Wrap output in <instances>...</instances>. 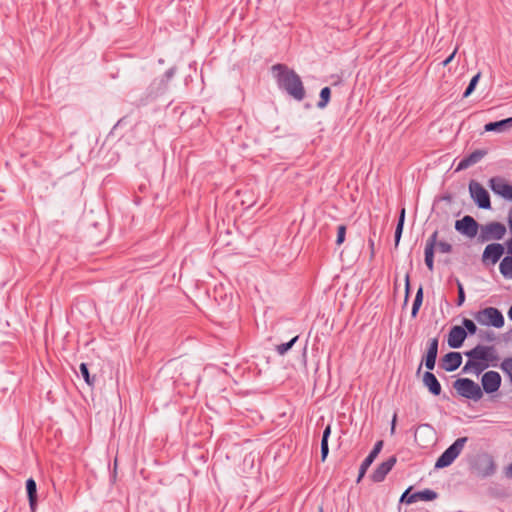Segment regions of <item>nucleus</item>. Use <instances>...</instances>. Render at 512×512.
<instances>
[{
    "label": "nucleus",
    "instance_id": "obj_1",
    "mask_svg": "<svg viewBox=\"0 0 512 512\" xmlns=\"http://www.w3.org/2000/svg\"><path fill=\"white\" fill-rule=\"evenodd\" d=\"M278 87L297 101L305 98L306 92L300 76L285 64H275L271 68Z\"/></svg>",
    "mask_w": 512,
    "mask_h": 512
},
{
    "label": "nucleus",
    "instance_id": "obj_2",
    "mask_svg": "<svg viewBox=\"0 0 512 512\" xmlns=\"http://www.w3.org/2000/svg\"><path fill=\"white\" fill-rule=\"evenodd\" d=\"M465 355L470 359L479 361L480 363H486L487 368L490 366H497V363L499 361V356L494 346H485L479 344L475 346L473 349L465 352Z\"/></svg>",
    "mask_w": 512,
    "mask_h": 512
},
{
    "label": "nucleus",
    "instance_id": "obj_3",
    "mask_svg": "<svg viewBox=\"0 0 512 512\" xmlns=\"http://www.w3.org/2000/svg\"><path fill=\"white\" fill-rule=\"evenodd\" d=\"M467 441V437H460L456 439L455 442L450 445L437 459L435 468L440 469L450 466L460 455Z\"/></svg>",
    "mask_w": 512,
    "mask_h": 512
},
{
    "label": "nucleus",
    "instance_id": "obj_4",
    "mask_svg": "<svg viewBox=\"0 0 512 512\" xmlns=\"http://www.w3.org/2000/svg\"><path fill=\"white\" fill-rule=\"evenodd\" d=\"M454 389L459 395L467 399L478 401L483 397L481 387L469 378H459L453 383Z\"/></svg>",
    "mask_w": 512,
    "mask_h": 512
},
{
    "label": "nucleus",
    "instance_id": "obj_5",
    "mask_svg": "<svg viewBox=\"0 0 512 512\" xmlns=\"http://www.w3.org/2000/svg\"><path fill=\"white\" fill-rule=\"evenodd\" d=\"M506 232L507 229L504 224L492 221L480 226L478 241L480 243H485L491 240H501L505 236Z\"/></svg>",
    "mask_w": 512,
    "mask_h": 512
},
{
    "label": "nucleus",
    "instance_id": "obj_6",
    "mask_svg": "<svg viewBox=\"0 0 512 512\" xmlns=\"http://www.w3.org/2000/svg\"><path fill=\"white\" fill-rule=\"evenodd\" d=\"M475 319L481 325L493 326L495 328H501L504 325V317L502 313L494 307H487L480 310L475 315Z\"/></svg>",
    "mask_w": 512,
    "mask_h": 512
},
{
    "label": "nucleus",
    "instance_id": "obj_7",
    "mask_svg": "<svg viewBox=\"0 0 512 512\" xmlns=\"http://www.w3.org/2000/svg\"><path fill=\"white\" fill-rule=\"evenodd\" d=\"M469 192L479 208L490 209L491 201L487 190L477 181L471 180L469 183Z\"/></svg>",
    "mask_w": 512,
    "mask_h": 512
},
{
    "label": "nucleus",
    "instance_id": "obj_8",
    "mask_svg": "<svg viewBox=\"0 0 512 512\" xmlns=\"http://www.w3.org/2000/svg\"><path fill=\"white\" fill-rule=\"evenodd\" d=\"M455 229L461 234L473 238L478 233L479 224L472 216L466 215L455 222Z\"/></svg>",
    "mask_w": 512,
    "mask_h": 512
},
{
    "label": "nucleus",
    "instance_id": "obj_9",
    "mask_svg": "<svg viewBox=\"0 0 512 512\" xmlns=\"http://www.w3.org/2000/svg\"><path fill=\"white\" fill-rule=\"evenodd\" d=\"M489 187L495 194L512 201V185L507 183L504 178L492 177L489 180Z\"/></svg>",
    "mask_w": 512,
    "mask_h": 512
},
{
    "label": "nucleus",
    "instance_id": "obj_10",
    "mask_svg": "<svg viewBox=\"0 0 512 512\" xmlns=\"http://www.w3.org/2000/svg\"><path fill=\"white\" fill-rule=\"evenodd\" d=\"M483 390L488 393H494L498 391L501 386V376L496 371H488L483 374L481 379Z\"/></svg>",
    "mask_w": 512,
    "mask_h": 512
},
{
    "label": "nucleus",
    "instance_id": "obj_11",
    "mask_svg": "<svg viewBox=\"0 0 512 512\" xmlns=\"http://www.w3.org/2000/svg\"><path fill=\"white\" fill-rule=\"evenodd\" d=\"M504 254V246L500 243L488 244L482 254L483 262L496 264Z\"/></svg>",
    "mask_w": 512,
    "mask_h": 512
},
{
    "label": "nucleus",
    "instance_id": "obj_12",
    "mask_svg": "<svg viewBox=\"0 0 512 512\" xmlns=\"http://www.w3.org/2000/svg\"><path fill=\"white\" fill-rule=\"evenodd\" d=\"M438 231H434L430 237L427 239L426 241V244H425V250H424V255H425V264L428 268L429 271H433L434 270V251H435V248H436V235H438Z\"/></svg>",
    "mask_w": 512,
    "mask_h": 512
},
{
    "label": "nucleus",
    "instance_id": "obj_13",
    "mask_svg": "<svg viewBox=\"0 0 512 512\" xmlns=\"http://www.w3.org/2000/svg\"><path fill=\"white\" fill-rule=\"evenodd\" d=\"M396 457L391 456L386 461L382 462L371 475L374 482H382L386 475L392 470L396 464Z\"/></svg>",
    "mask_w": 512,
    "mask_h": 512
},
{
    "label": "nucleus",
    "instance_id": "obj_14",
    "mask_svg": "<svg viewBox=\"0 0 512 512\" xmlns=\"http://www.w3.org/2000/svg\"><path fill=\"white\" fill-rule=\"evenodd\" d=\"M467 337L466 330L461 326H453L448 335V345L451 348H459Z\"/></svg>",
    "mask_w": 512,
    "mask_h": 512
},
{
    "label": "nucleus",
    "instance_id": "obj_15",
    "mask_svg": "<svg viewBox=\"0 0 512 512\" xmlns=\"http://www.w3.org/2000/svg\"><path fill=\"white\" fill-rule=\"evenodd\" d=\"M487 154V151L485 150H475L472 153H470L468 156L464 157L460 160V162L457 165L456 171L465 170L479 161L482 160V158Z\"/></svg>",
    "mask_w": 512,
    "mask_h": 512
},
{
    "label": "nucleus",
    "instance_id": "obj_16",
    "mask_svg": "<svg viewBox=\"0 0 512 512\" xmlns=\"http://www.w3.org/2000/svg\"><path fill=\"white\" fill-rule=\"evenodd\" d=\"M462 363V356L459 352H449L443 357V368L447 372L455 371Z\"/></svg>",
    "mask_w": 512,
    "mask_h": 512
},
{
    "label": "nucleus",
    "instance_id": "obj_17",
    "mask_svg": "<svg viewBox=\"0 0 512 512\" xmlns=\"http://www.w3.org/2000/svg\"><path fill=\"white\" fill-rule=\"evenodd\" d=\"M423 384L428 388V390L435 396L440 395L441 393V385L436 378V376L430 372L427 371L423 375Z\"/></svg>",
    "mask_w": 512,
    "mask_h": 512
},
{
    "label": "nucleus",
    "instance_id": "obj_18",
    "mask_svg": "<svg viewBox=\"0 0 512 512\" xmlns=\"http://www.w3.org/2000/svg\"><path fill=\"white\" fill-rule=\"evenodd\" d=\"M512 127V117L496 122H489L484 126L486 132H503Z\"/></svg>",
    "mask_w": 512,
    "mask_h": 512
},
{
    "label": "nucleus",
    "instance_id": "obj_19",
    "mask_svg": "<svg viewBox=\"0 0 512 512\" xmlns=\"http://www.w3.org/2000/svg\"><path fill=\"white\" fill-rule=\"evenodd\" d=\"M26 491L28 495L30 508L34 512L37 506V485L34 479L29 478L26 481Z\"/></svg>",
    "mask_w": 512,
    "mask_h": 512
},
{
    "label": "nucleus",
    "instance_id": "obj_20",
    "mask_svg": "<svg viewBox=\"0 0 512 512\" xmlns=\"http://www.w3.org/2000/svg\"><path fill=\"white\" fill-rule=\"evenodd\" d=\"M485 369H487V364L480 363L479 361H475L474 359H470L466 362L464 365L462 371L463 373H470L473 372L476 375H479L482 373Z\"/></svg>",
    "mask_w": 512,
    "mask_h": 512
},
{
    "label": "nucleus",
    "instance_id": "obj_21",
    "mask_svg": "<svg viewBox=\"0 0 512 512\" xmlns=\"http://www.w3.org/2000/svg\"><path fill=\"white\" fill-rule=\"evenodd\" d=\"M499 270L505 278L512 279V256H506L502 259Z\"/></svg>",
    "mask_w": 512,
    "mask_h": 512
},
{
    "label": "nucleus",
    "instance_id": "obj_22",
    "mask_svg": "<svg viewBox=\"0 0 512 512\" xmlns=\"http://www.w3.org/2000/svg\"><path fill=\"white\" fill-rule=\"evenodd\" d=\"M404 221H405V208H402L400 215H399L398 223H397V226L395 229V234H394L395 248H397L399 245V242H400V239L402 236V232H403Z\"/></svg>",
    "mask_w": 512,
    "mask_h": 512
},
{
    "label": "nucleus",
    "instance_id": "obj_23",
    "mask_svg": "<svg viewBox=\"0 0 512 512\" xmlns=\"http://www.w3.org/2000/svg\"><path fill=\"white\" fill-rule=\"evenodd\" d=\"M422 302H423V288L420 286L416 293L415 299L413 301V306H412V311H411V316L413 318L417 316L418 311L422 305Z\"/></svg>",
    "mask_w": 512,
    "mask_h": 512
},
{
    "label": "nucleus",
    "instance_id": "obj_24",
    "mask_svg": "<svg viewBox=\"0 0 512 512\" xmlns=\"http://www.w3.org/2000/svg\"><path fill=\"white\" fill-rule=\"evenodd\" d=\"M331 90L329 87H324L320 91V100L317 103V107L323 109L327 106L330 100Z\"/></svg>",
    "mask_w": 512,
    "mask_h": 512
},
{
    "label": "nucleus",
    "instance_id": "obj_25",
    "mask_svg": "<svg viewBox=\"0 0 512 512\" xmlns=\"http://www.w3.org/2000/svg\"><path fill=\"white\" fill-rule=\"evenodd\" d=\"M297 340H298V336H295L290 341L277 345L276 352L279 355H284L293 347V345L296 343Z\"/></svg>",
    "mask_w": 512,
    "mask_h": 512
},
{
    "label": "nucleus",
    "instance_id": "obj_26",
    "mask_svg": "<svg viewBox=\"0 0 512 512\" xmlns=\"http://www.w3.org/2000/svg\"><path fill=\"white\" fill-rule=\"evenodd\" d=\"M418 500L432 501L437 498V493L430 489L417 492Z\"/></svg>",
    "mask_w": 512,
    "mask_h": 512
},
{
    "label": "nucleus",
    "instance_id": "obj_27",
    "mask_svg": "<svg viewBox=\"0 0 512 512\" xmlns=\"http://www.w3.org/2000/svg\"><path fill=\"white\" fill-rule=\"evenodd\" d=\"M438 354V338H432L428 342V349L426 356L437 358Z\"/></svg>",
    "mask_w": 512,
    "mask_h": 512
},
{
    "label": "nucleus",
    "instance_id": "obj_28",
    "mask_svg": "<svg viewBox=\"0 0 512 512\" xmlns=\"http://www.w3.org/2000/svg\"><path fill=\"white\" fill-rule=\"evenodd\" d=\"M500 368L509 376L512 384V357L505 358L502 361Z\"/></svg>",
    "mask_w": 512,
    "mask_h": 512
},
{
    "label": "nucleus",
    "instance_id": "obj_29",
    "mask_svg": "<svg viewBox=\"0 0 512 512\" xmlns=\"http://www.w3.org/2000/svg\"><path fill=\"white\" fill-rule=\"evenodd\" d=\"M373 461L374 460L370 459V457H368V456L364 459V461L362 462L360 469H359V475H358L357 482L361 481V479L364 477L366 471L368 470L370 465L373 463Z\"/></svg>",
    "mask_w": 512,
    "mask_h": 512
},
{
    "label": "nucleus",
    "instance_id": "obj_30",
    "mask_svg": "<svg viewBox=\"0 0 512 512\" xmlns=\"http://www.w3.org/2000/svg\"><path fill=\"white\" fill-rule=\"evenodd\" d=\"M80 372H81V375L84 378L85 382L88 385L92 386L94 383V377L91 378L87 364H85V363L80 364Z\"/></svg>",
    "mask_w": 512,
    "mask_h": 512
},
{
    "label": "nucleus",
    "instance_id": "obj_31",
    "mask_svg": "<svg viewBox=\"0 0 512 512\" xmlns=\"http://www.w3.org/2000/svg\"><path fill=\"white\" fill-rule=\"evenodd\" d=\"M479 78H480V73H477L475 76L472 77V79L470 80V83L468 85V87L466 88L464 94H463V97H468L469 95H471V93L474 91L478 81H479Z\"/></svg>",
    "mask_w": 512,
    "mask_h": 512
},
{
    "label": "nucleus",
    "instance_id": "obj_32",
    "mask_svg": "<svg viewBox=\"0 0 512 512\" xmlns=\"http://www.w3.org/2000/svg\"><path fill=\"white\" fill-rule=\"evenodd\" d=\"M436 248H438L441 253H451L452 245L445 241H439L438 235H436Z\"/></svg>",
    "mask_w": 512,
    "mask_h": 512
},
{
    "label": "nucleus",
    "instance_id": "obj_33",
    "mask_svg": "<svg viewBox=\"0 0 512 512\" xmlns=\"http://www.w3.org/2000/svg\"><path fill=\"white\" fill-rule=\"evenodd\" d=\"M346 226L345 225H339L337 228V238H336V244L340 246L345 241L346 236Z\"/></svg>",
    "mask_w": 512,
    "mask_h": 512
},
{
    "label": "nucleus",
    "instance_id": "obj_34",
    "mask_svg": "<svg viewBox=\"0 0 512 512\" xmlns=\"http://www.w3.org/2000/svg\"><path fill=\"white\" fill-rule=\"evenodd\" d=\"M408 492L409 490H406L403 495L401 496L400 498V501L401 502H406L407 504H411V503H414L416 501H418V496H417V492L411 494L408 496Z\"/></svg>",
    "mask_w": 512,
    "mask_h": 512
},
{
    "label": "nucleus",
    "instance_id": "obj_35",
    "mask_svg": "<svg viewBox=\"0 0 512 512\" xmlns=\"http://www.w3.org/2000/svg\"><path fill=\"white\" fill-rule=\"evenodd\" d=\"M462 323L464 326L463 328L466 330V332H468L470 334L476 333L477 327L472 320L465 318Z\"/></svg>",
    "mask_w": 512,
    "mask_h": 512
},
{
    "label": "nucleus",
    "instance_id": "obj_36",
    "mask_svg": "<svg viewBox=\"0 0 512 512\" xmlns=\"http://www.w3.org/2000/svg\"><path fill=\"white\" fill-rule=\"evenodd\" d=\"M382 447H383V441L382 440L377 441L376 444L374 445L372 451L369 453L368 457H370V459L375 460V458L381 452Z\"/></svg>",
    "mask_w": 512,
    "mask_h": 512
},
{
    "label": "nucleus",
    "instance_id": "obj_37",
    "mask_svg": "<svg viewBox=\"0 0 512 512\" xmlns=\"http://www.w3.org/2000/svg\"><path fill=\"white\" fill-rule=\"evenodd\" d=\"M457 287H458V299H457V305L461 306L465 301V292L463 285L457 281Z\"/></svg>",
    "mask_w": 512,
    "mask_h": 512
},
{
    "label": "nucleus",
    "instance_id": "obj_38",
    "mask_svg": "<svg viewBox=\"0 0 512 512\" xmlns=\"http://www.w3.org/2000/svg\"><path fill=\"white\" fill-rule=\"evenodd\" d=\"M435 362H436V358H433V357H430V356H425V358H424V364H425V367L428 370H433L434 369Z\"/></svg>",
    "mask_w": 512,
    "mask_h": 512
},
{
    "label": "nucleus",
    "instance_id": "obj_39",
    "mask_svg": "<svg viewBox=\"0 0 512 512\" xmlns=\"http://www.w3.org/2000/svg\"><path fill=\"white\" fill-rule=\"evenodd\" d=\"M328 453H329L328 442L321 441V458H322V461H324L326 459Z\"/></svg>",
    "mask_w": 512,
    "mask_h": 512
},
{
    "label": "nucleus",
    "instance_id": "obj_40",
    "mask_svg": "<svg viewBox=\"0 0 512 512\" xmlns=\"http://www.w3.org/2000/svg\"><path fill=\"white\" fill-rule=\"evenodd\" d=\"M330 434H331V425H330V424H328V425L326 426V428L324 429V431H323V435H322V440H321V441H326V442H328V439H329Z\"/></svg>",
    "mask_w": 512,
    "mask_h": 512
},
{
    "label": "nucleus",
    "instance_id": "obj_41",
    "mask_svg": "<svg viewBox=\"0 0 512 512\" xmlns=\"http://www.w3.org/2000/svg\"><path fill=\"white\" fill-rule=\"evenodd\" d=\"M457 51H458V48L456 47L454 49V51L442 62V65L447 66L454 59Z\"/></svg>",
    "mask_w": 512,
    "mask_h": 512
},
{
    "label": "nucleus",
    "instance_id": "obj_42",
    "mask_svg": "<svg viewBox=\"0 0 512 512\" xmlns=\"http://www.w3.org/2000/svg\"><path fill=\"white\" fill-rule=\"evenodd\" d=\"M409 289H410L409 275H406V278H405V303H407V301H408Z\"/></svg>",
    "mask_w": 512,
    "mask_h": 512
},
{
    "label": "nucleus",
    "instance_id": "obj_43",
    "mask_svg": "<svg viewBox=\"0 0 512 512\" xmlns=\"http://www.w3.org/2000/svg\"><path fill=\"white\" fill-rule=\"evenodd\" d=\"M495 472V465L492 460H489L488 462V468L486 470L485 475H491Z\"/></svg>",
    "mask_w": 512,
    "mask_h": 512
},
{
    "label": "nucleus",
    "instance_id": "obj_44",
    "mask_svg": "<svg viewBox=\"0 0 512 512\" xmlns=\"http://www.w3.org/2000/svg\"><path fill=\"white\" fill-rule=\"evenodd\" d=\"M396 421H397V414L395 413L393 415V418H392V421H391V434L395 433Z\"/></svg>",
    "mask_w": 512,
    "mask_h": 512
},
{
    "label": "nucleus",
    "instance_id": "obj_45",
    "mask_svg": "<svg viewBox=\"0 0 512 512\" xmlns=\"http://www.w3.org/2000/svg\"><path fill=\"white\" fill-rule=\"evenodd\" d=\"M482 337L488 341H493L495 339L493 332H486Z\"/></svg>",
    "mask_w": 512,
    "mask_h": 512
},
{
    "label": "nucleus",
    "instance_id": "obj_46",
    "mask_svg": "<svg viewBox=\"0 0 512 512\" xmlns=\"http://www.w3.org/2000/svg\"><path fill=\"white\" fill-rule=\"evenodd\" d=\"M508 254L512 255V238L506 241Z\"/></svg>",
    "mask_w": 512,
    "mask_h": 512
},
{
    "label": "nucleus",
    "instance_id": "obj_47",
    "mask_svg": "<svg viewBox=\"0 0 512 512\" xmlns=\"http://www.w3.org/2000/svg\"><path fill=\"white\" fill-rule=\"evenodd\" d=\"M369 247L371 249V255H374V241L372 239H369Z\"/></svg>",
    "mask_w": 512,
    "mask_h": 512
},
{
    "label": "nucleus",
    "instance_id": "obj_48",
    "mask_svg": "<svg viewBox=\"0 0 512 512\" xmlns=\"http://www.w3.org/2000/svg\"><path fill=\"white\" fill-rule=\"evenodd\" d=\"M507 474L512 477V463L508 466Z\"/></svg>",
    "mask_w": 512,
    "mask_h": 512
},
{
    "label": "nucleus",
    "instance_id": "obj_49",
    "mask_svg": "<svg viewBox=\"0 0 512 512\" xmlns=\"http://www.w3.org/2000/svg\"><path fill=\"white\" fill-rule=\"evenodd\" d=\"M318 512H323V508H322V506H320V507L318 508Z\"/></svg>",
    "mask_w": 512,
    "mask_h": 512
}]
</instances>
